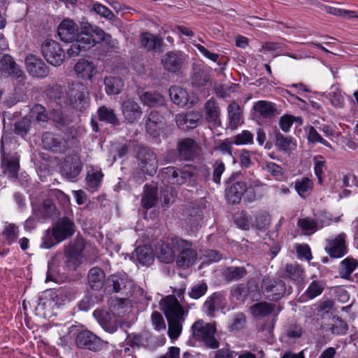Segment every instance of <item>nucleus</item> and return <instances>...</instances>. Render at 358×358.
I'll list each match as a JSON object with an SVG mask.
<instances>
[{
    "instance_id": "1",
    "label": "nucleus",
    "mask_w": 358,
    "mask_h": 358,
    "mask_svg": "<svg viewBox=\"0 0 358 358\" xmlns=\"http://www.w3.org/2000/svg\"><path fill=\"white\" fill-rule=\"evenodd\" d=\"M59 38L66 43H73L66 52L69 57H76L82 51H85L96 45L110 36L101 28L88 22H82L80 27L71 18H64L57 27Z\"/></svg>"
},
{
    "instance_id": "2",
    "label": "nucleus",
    "mask_w": 358,
    "mask_h": 358,
    "mask_svg": "<svg viewBox=\"0 0 358 358\" xmlns=\"http://www.w3.org/2000/svg\"><path fill=\"white\" fill-rule=\"evenodd\" d=\"M18 144L6 135L1 140V166L4 174L16 178L20 169V155L17 152Z\"/></svg>"
},
{
    "instance_id": "3",
    "label": "nucleus",
    "mask_w": 358,
    "mask_h": 358,
    "mask_svg": "<svg viewBox=\"0 0 358 358\" xmlns=\"http://www.w3.org/2000/svg\"><path fill=\"white\" fill-rule=\"evenodd\" d=\"M216 329L215 323L205 322L202 320L196 321L191 327L192 337L211 349L219 347V342L215 337Z\"/></svg>"
},
{
    "instance_id": "4",
    "label": "nucleus",
    "mask_w": 358,
    "mask_h": 358,
    "mask_svg": "<svg viewBox=\"0 0 358 358\" xmlns=\"http://www.w3.org/2000/svg\"><path fill=\"white\" fill-rule=\"evenodd\" d=\"M73 297L74 296L68 289L62 288L57 290H46L39 297L38 308L51 310L55 307H59L66 301L71 300Z\"/></svg>"
},
{
    "instance_id": "5",
    "label": "nucleus",
    "mask_w": 358,
    "mask_h": 358,
    "mask_svg": "<svg viewBox=\"0 0 358 358\" xmlns=\"http://www.w3.org/2000/svg\"><path fill=\"white\" fill-rule=\"evenodd\" d=\"M263 186L259 180L252 182L248 187L245 182L237 181L229 185L226 189V199L229 203L232 204L239 203L244 193L250 200L255 199V189Z\"/></svg>"
},
{
    "instance_id": "6",
    "label": "nucleus",
    "mask_w": 358,
    "mask_h": 358,
    "mask_svg": "<svg viewBox=\"0 0 358 358\" xmlns=\"http://www.w3.org/2000/svg\"><path fill=\"white\" fill-rule=\"evenodd\" d=\"M261 290L264 298L269 301H277L287 292H292V288H286L284 281L280 279L264 278L261 284Z\"/></svg>"
},
{
    "instance_id": "7",
    "label": "nucleus",
    "mask_w": 358,
    "mask_h": 358,
    "mask_svg": "<svg viewBox=\"0 0 358 358\" xmlns=\"http://www.w3.org/2000/svg\"><path fill=\"white\" fill-rule=\"evenodd\" d=\"M178 241H182L178 237L167 238L159 242L155 248V254L157 259L162 263L170 264L176 260V252L180 251V245H178Z\"/></svg>"
},
{
    "instance_id": "8",
    "label": "nucleus",
    "mask_w": 358,
    "mask_h": 358,
    "mask_svg": "<svg viewBox=\"0 0 358 358\" xmlns=\"http://www.w3.org/2000/svg\"><path fill=\"white\" fill-rule=\"evenodd\" d=\"M41 52L43 57L50 64L59 66L65 59V50L57 41L46 39L41 45Z\"/></svg>"
},
{
    "instance_id": "9",
    "label": "nucleus",
    "mask_w": 358,
    "mask_h": 358,
    "mask_svg": "<svg viewBox=\"0 0 358 358\" xmlns=\"http://www.w3.org/2000/svg\"><path fill=\"white\" fill-rule=\"evenodd\" d=\"M69 99L66 104L79 110L84 109L89 103V95L86 87L80 83H73L67 92Z\"/></svg>"
},
{
    "instance_id": "10",
    "label": "nucleus",
    "mask_w": 358,
    "mask_h": 358,
    "mask_svg": "<svg viewBox=\"0 0 358 358\" xmlns=\"http://www.w3.org/2000/svg\"><path fill=\"white\" fill-rule=\"evenodd\" d=\"M192 167L187 166L182 170H176L174 167L164 168L160 172V177L164 182L173 185H182L193 177Z\"/></svg>"
},
{
    "instance_id": "11",
    "label": "nucleus",
    "mask_w": 358,
    "mask_h": 358,
    "mask_svg": "<svg viewBox=\"0 0 358 358\" xmlns=\"http://www.w3.org/2000/svg\"><path fill=\"white\" fill-rule=\"evenodd\" d=\"M159 305L166 319L186 317L188 314V310H184L174 295H169L162 299Z\"/></svg>"
},
{
    "instance_id": "12",
    "label": "nucleus",
    "mask_w": 358,
    "mask_h": 358,
    "mask_svg": "<svg viewBox=\"0 0 358 358\" xmlns=\"http://www.w3.org/2000/svg\"><path fill=\"white\" fill-rule=\"evenodd\" d=\"M178 245H180L178 255L176 258V264L178 267L187 268L193 266L196 260V252L192 248V243L189 241L182 239L178 241Z\"/></svg>"
},
{
    "instance_id": "13",
    "label": "nucleus",
    "mask_w": 358,
    "mask_h": 358,
    "mask_svg": "<svg viewBox=\"0 0 358 358\" xmlns=\"http://www.w3.org/2000/svg\"><path fill=\"white\" fill-rule=\"evenodd\" d=\"M139 166L144 173L153 175L156 173L158 162L155 153L146 148H140L138 155Z\"/></svg>"
},
{
    "instance_id": "14",
    "label": "nucleus",
    "mask_w": 358,
    "mask_h": 358,
    "mask_svg": "<svg viewBox=\"0 0 358 358\" xmlns=\"http://www.w3.org/2000/svg\"><path fill=\"white\" fill-rule=\"evenodd\" d=\"M192 85L198 90L203 92V96L209 95V91L213 85L209 74L201 68L196 66L193 67L191 76Z\"/></svg>"
},
{
    "instance_id": "15",
    "label": "nucleus",
    "mask_w": 358,
    "mask_h": 358,
    "mask_svg": "<svg viewBox=\"0 0 358 358\" xmlns=\"http://www.w3.org/2000/svg\"><path fill=\"white\" fill-rule=\"evenodd\" d=\"M25 66L32 77L43 78L49 74V69L39 57L29 55L25 58Z\"/></svg>"
},
{
    "instance_id": "16",
    "label": "nucleus",
    "mask_w": 358,
    "mask_h": 358,
    "mask_svg": "<svg viewBox=\"0 0 358 358\" xmlns=\"http://www.w3.org/2000/svg\"><path fill=\"white\" fill-rule=\"evenodd\" d=\"M73 70L78 79L83 80H92L98 73V69L95 64L87 59H80L75 64Z\"/></svg>"
},
{
    "instance_id": "17",
    "label": "nucleus",
    "mask_w": 358,
    "mask_h": 358,
    "mask_svg": "<svg viewBox=\"0 0 358 358\" xmlns=\"http://www.w3.org/2000/svg\"><path fill=\"white\" fill-rule=\"evenodd\" d=\"M76 343L80 348L92 351H96L101 348L100 338L88 330H83L77 334Z\"/></svg>"
},
{
    "instance_id": "18",
    "label": "nucleus",
    "mask_w": 358,
    "mask_h": 358,
    "mask_svg": "<svg viewBox=\"0 0 358 358\" xmlns=\"http://www.w3.org/2000/svg\"><path fill=\"white\" fill-rule=\"evenodd\" d=\"M31 116L36 118L38 122H48L52 120L57 126L64 123L62 113L59 110H53L48 115L44 106L41 104H36L30 111Z\"/></svg>"
},
{
    "instance_id": "19",
    "label": "nucleus",
    "mask_w": 358,
    "mask_h": 358,
    "mask_svg": "<svg viewBox=\"0 0 358 358\" xmlns=\"http://www.w3.org/2000/svg\"><path fill=\"white\" fill-rule=\"evenodd\" d=\"M59 242L72 236L75 232V224L68 217L59 219L52 227Z\"/></svg>"
},
{
    "instance_id": "20",
    "label": "nucleus",
    "mask_w": 358,
    "mask_h": 358,
    "mask_svg": "<svg viewBox=\"0 0 358 358\" xmlns=\"http://www.w3.org/2000/svg\"><path fill=\"white\" fill-rule=\"evenodd\" d=\"M345 238L346 235L342 233L328 241L326 250L330 257L341 258L347 253Z\"/></svg>"
},
{
    "instance_id": "21",
    "label": "nucleus",
    "mask_w": 358,
    "mask_h": 358,
    "mask_svg": "<svg viewBox=\"0 0 358 358\" xmlns=\"http://www.w3.org/2000/svg\"><path fill=\"white\" fill-rule=\"evenodd\" d=\"M202 115L199 112L191 111L186 113H179L176 116V122L178 128L182 130L196 128Z\"/></svg>"
},
{
    "instance_id": "22",
    "label": "nucleus",
    "mask_w": 358,
    "mask_h": 358,
    "mask_svg": "<svg viewBox=\"0 0 358 358\" xmlns=\"http://www.w3.org/2000/svg\"><path fill=\"white\" fill-rule=\"evenodd\" d=\"M183 59L184 57L181 53L170 51L162 57L161 62L166 71L176 73L181 69Z\"/></svg>"
},
{
    "instance_id": "23",
    "label": "nucleus",
    "mask_w": 358,
    "mask_h": 358,
    "mask_svg": "<svg viewBox=\"0 0 358 358\" xmlns=\"http://www.w3.org/2000/svg\"><path fill=\"white\" fill-rule=\"evenodd\" d=\"M1 76L22 77L23 72L9 55H4L0 58Z\"/></svg>"
},
{
    "instance_id": "24",
    "label": "nucleus",
    "mask_w": 358,
    "mask_h": 358,
    "mask_svg": "<svg viewBox=\"0 0 358 358\" xmlns=\"http://www.w3.org/2000/svg\"><path fill=\"white\" fill-rule=\"evenodd\" d=\"M65 265L69 270L76 271L82 262V251L78 250L75 243L64 248Z\"/></svg>"
},
{
    "instance_id": "25",
    "label": "nucleus",
    "mask_w": 358,
    "mask_h": 358,
    "mask_svg": "<svg viewBox=\"0 0 358 358\" xmlns=\"http://www.w3.org/2000/svg\"><path fill=\"white\" fill-rule=\"evenodd\" d=\"M121 110L125 120L131 124L137 122L142 115L140 106L130 99L121 103Z\"/></svg>"
},
{
    "instance_id": "26",
    "label": "nucleus",
    "mask_w": 358,
    "mask_h": 358,
    "mask_svg": "<svg viewBox=\"0 0 358 358\" xmlns=\"http://www.w3.org/2000/svg\"><path fill=\"white\" fill-rule=\"evenodd\" d=\"M169 96L172 101L181 107L194 103L193 99L189 96L188 92L178 86H172L169 89Z\"/></svg>"
},
{
    "instance_id": "27",
    "label": "nucleus",
    "mask_w": 358,
    "mask_h": 358,
    "mask_svg": "<svg viewBox=\"0 0 358 358\" xmlns=\"http://www.w3.org/2000/svg\"><path fill=\"white\" fill-rule=\"evenodd\" d=\"M42 142L45 149L53 152L64 151L66 143L60 136H55L50 132H46L43 135Z\"/></svg>"
},
{
    "instance_id": "28",
    "label": "nucleus",
    "mask_w": 358,
    "mask_h": 358,
    "mask_svg": "<svg viewBox=\"0 0 358 358\" xmlns=\"http://www.w3.org/2000/svg\"><path fill=\"white\" fill-rule=\"evenodd\" d=\"M162 117L158 113L152 111L146 120L145 128L147 132L152 137L159 136L160 131L162 128Z\"/></svg>"
},
{
    "instance_id": "29",
    "label": "nucleus",
    "mask_w": 358,
    "mask_h": 358,
    "mask_svg": "<svg viewBox=\"0 0 358 358\" xmlns=\"http://www.w3.org/2000/svg\"><path fill=\"white\" fill-rule=\"evenodd\" d=\"M229 127L234 130L243 123L242 113L239 105L235 101L231 102L227 108Z\"/></svg>"
},
{
    "instance_id": "30",
    "label": "nucleus",
    "mask_w": 358,
    "mask_h": 358,
    "mask_svg": "<svg viewBox=\"0 0 358 358\" xmlns=\"http://www.w3.org/2000/svg\"><path fill=\"white\" fill-rule=\"evenodd\" d=\"M178 148L181 157L190 160L196 154L198 145L193 139L186 138L179 142Z\"/></svg>"
},
{
    "instance_id": "31",
    "label": "nucleus",
    "mask_w": 358,
    "mask_h": 358,
    "mask_svg": "<svg viewBox=\"0 0 358 358\" xmlns=\"http://www.w3.org/2000/svg\"><path fill=\"white\" fill-rule=\"evenodd\" d=\"M282 275L294 282H300L303 280V270L297 264H286L281 270Z\"/></svg>"
},
{
    "instance_id": "32",
    "label": "nucleus",
    "mask_w": 358,
    "mask_h": 358,
    "mask_svg": "<svg viewBox=\"0 0 358 358\" xmlns=\"http://www.w3.org/2000/svg\"><path fill=\"white\" fill-rule=\"evenodd\" d=\"M32 208L34 213L43 218H52L58 215L55 205L49 199L45 200L37 210L33 203Z\"/></svg>"
},
{
    "instance_id": "33",
    "label": "nucleus",
    "mask_w": 358,
    "mask_h": 358,
    "mask_svg": "<svg viewBox=\"0 0 358 358\" xmlns=\"http://www.w3.org/2000/svg\"><path fill=\"white\" fill-rule=\"evenodd\" d=\"M206 118L214 125H220V108L214 99H209L205 104Z\"/></svg>"
},
{
    "instance_id": "34",
    "label": "nucleus",
    "mask_w": 358,
    "mask_h": 358,
    "mask_svg": "<svg viewBox=\"0 0 358 358\" xmlns=\"http://www.w3.org/2000/svg\"><path fill=\"white\" fill-rule=\"evenodd\" d=\"M81 170L82 163L79 159L72 160L71 164H69V161H66V163L62 169L63 175L70 180L76 179L81 172Z\"/></svg>"
},
{
    "instance_id": "35",
    "label": "nucleus",
    "mask_w": 358,
    "mask_h": 358,
    "mask_svg": "<svg viewBox=\"0 0 358 358\" xmlns=\"http://www.w3.org/2000/svg\"><path fill=\"white\" fill-rule=\"evenodd\" d=\"M141 42L142 46L148 50H155L160 48L162 44V38L159 35L145 32L141 35Z\"/></svg>"
},
{
    "instance_id": "36",
    "label": "nucleus",
    "mask_w": 358,
    "mask_h": 358,
    "mask_svg": "<svg viewBox=\"0 0 358 358\" xmlns=\"http://www.w3.org/2000/svg\"><path fill=\"white\" fill-rule=\"evenodd\" d=\"M294 188L301 197L306 198L313 191V182L308 177H303L295 180Z\"/></svg>"
},
{
    "instance_id": "37",
    "label": "nucleus",
    "mask_w": 358,
    "mask_h": 358,
    "mask_svg": "<svg viewBox=\"0 0 358 358\" xmlns=\"http://www.w3.org/2000/svg\"><path fill=\"white\" fill-rule=\"evenodd\" d=\"M275 310V305L267 302L257 303L250 307V313L255 318L268 316Z\"/></svg>"
},
{
    "instance_id": "38",
    "label": "nucleus",
    "mask_w": 358,
    "mask_h": 358,
    "mask_svg": "<svg viewBox=\"0 0 358 358\" xmlns=\"http://www.w3.org/2000/svg\"><path fill=\"white\" fill-rule=\"evenodd\" d=\"M87 277L89 285L93 289H99L103 285L105 273L99 267L91 268L88 273Z\"/></svg>"
},
{
    "instance_id": "39",
    "label": "nucleus",
    "mask_w": 358,
    "mask_h": 358,
    "mask_svg": "<svg viewBox=\"0 0 358 358\" xmlns=\"http://www.w3.org/2000/svg\"><path fill=\"white\" fill-rule=\"evenodd\" d=\"M157 189L155 187L145 185L141 199L142 207L145 209L152 208L157 201Z\"/></svg>"
},
{
    "instance_id": "40",
    "label": "nucleus",
    "mask_w": 358,
    "mask_h": 358,
    "mask_svg": "<svg viewBox=\"0 0 358 358\" xmlns=\"http://www.w3.org/2000/svg\"><path fill=\"white\" fill-rule=\"evenodd\" d=\"M328 99L331 104L338 108H342L345 105V94L338 85H332L328 94Z\"/></svg>"
},
{
    "instance_id": "41",
    "label": "nucleus",
    "mask_w": 358,
    "mask_h": 358,
    "mask_svg": "<svg viewBox=\"0 0 358 358\" xmlns=\"http://www.w3.org/2000/svg\"><path fill=\"white\" fill-rule=\"evenodd\" d=\"M105 90L108 94L115 95L121 92L124 83L122 79L115 77H106L104 80Z\"/></svg>"
},
{
    "instance_id": "42",
    "label": "nucleus",
    "mask_w": 358,
    "mask_h": 358,
    "mask_svg": "<svg viewBox=\"0 0 358 358\" xmlns=\"http://www.w3.org/2000/svg\"><path fill=\"white\" fill-rule=\"evenodd\" d=\"M222 300L223 296L218 293H213L210 295L203 304L206 313L208 316H213L214 313L220 307Z\"/></svg>"
},
{
    "instance_id": "43",
    "label": "nucleus",
    "mask_w": 358,
    "mask_h": 358,
    "mask_svg": "<svg viewBox=\"0 0 358 358\" xmlns=\"http://www.w3.org/2000/svg\"><path fill=\"white\" fill-rule=\"evenodd\" d=\"M169 326V336L172 340H176L181 334L182 330V323L185 317L166 319Z\"/></svg>"
},
{
    "instance_id": "44",
    "label": "nucleus",
    "mask_w": 358,
    "mask_h": 358,
    "mask_svg": "<svg viewBox=\"0 0 358 358\" xmlns=\"http://www.w3.org/2000/svg\"><path fill=\"white\" fill-rule=\"evenodd\" d=\"M140 99L144 105L150 107L161 106L164 103V96L157 92H145Z\"/></svg>"
},
{
    "instance_id": "45",
    "label": "nucleus",
    "mask_w": 358,
    "mask_h": 358,
    "mask_svg": "<svg viewBox=\"0 0 358 358\" xmlns=\"http://www.w3.org/2000/svg\"><path fill=\"white\" fill-rule=\"evenodd\" d=\"M276 146L282 151L290 153L296 148V142L291 137H286L281 134L276 135Z\"/></svg>"
},
{
    "instance_id": "46",
    "label": "nucleus",
    "mask_w": 358,
    "mask_h": 358,
    "mask_svg": "<svg viewBox=\"0 0 358 358\" xmlns=\"http://www.w3.org/2000/svg\"><path fill=\"white\" fill-rule=\"evenodd\" d=\"M136 259L143 266L151 264L154 260V256L150 248L143 246L138 247L135 250Z\"/></svg>"
},
{
    "instance_id": "47",
    "label": "nucleus",
    "mask_w": 358,
    "mask_h": 358,
    "mask_svg": "<svg viewBox=\"0 0 358 358\" xmlns=\"http://www.w3.org/2000/svg\"><path fill=\"white\" fill-rule=\"evenodd\" d=\"M247 274L244 267L230 266L223 272V275L227 281H237L243 278Z\"/></svg>"
},
{
    "instance_id": "48",
    "label": "nucleus",
    "mask_w": 358,
    "mask_h": 358,
    "mask_svg": "<svg viewBox=\"0 0 358 358\" xmlns=\"http://www.w3.org/2000/svg\"><path fill=\"white\" fill-rule=\"evenodd\" d=\"M357 268H358V261L347 257L341 262L340 274L341 277L348 278Z\"/></svg>"
},
{
    "instance_id": "49",
    "label": "nucleus",
    "mask_w": 358,
    "mask_h": 358,
    "mask_svg": "<svg viewBox=\"0 0 358 358\" xmlns=\"http://www.w3.org/2000/svg\"><path fill=\"white\" fill-rule=\"evenodd\" d=\"M324 286L323 281L313 280L306 289L304 296L308 299H313L322 293Z\"/></svg>"
},
{
    "instance_id": "50",
    "label": "nucleus",
    "mask_w": 358,
    "mask_h": 358,
    "mask_svg": "<svg viewBox=\"0 0 358 358\" xmlns=\"http://www.w3.org/2000/svg\"><path fill=\"white\" fill-rule=\"evenodd\" d=\"M103 174L101 170L92 169L91 172H89L86 177V182L89 189L92 192L96 190L100 185Z\"/></svg>"
},
{
    "instance_id": "51",
    "label": "nucleus",
    "mask_w": 358,
    "mask_h": 358,
    "mask_svg": "<svg viewBox=\"0 0 358 358\" xmlns=\"http://www.w3.org/2000/svg\"><path fill=\"white\" fill-rule=\"evenodd\" d=\"M254 110L264 117L271 116L274 112V106L272 103L266 101H258L254 106Z\"/></svg>"
},
{
    "instance_id": "52",
    "label": "nucleus",
    "mask_w": 358,
    "mask_h": 358,
    "mask_svg": "<svg viewBox=\"0 0 358 358\" xmlns=\"http://www.w3.org/2000/svg\"><path fill=\"white\" fill-rule=\"evenodd\" d=\"M2 236L4 241L8 245H11L15 243L18 238V227L13 224L6 225L2 231Z\"/></svg>"
},
{
    "instance_id": "53",
    "label": "nucleus",
    "mask_w": 358,
    "mask_h": 358,
    "mask_svg": "<svg viewBox=\"0 0 358 358\" xmlns=\"http://www.w3.org/2000/svg\"><path fill=\"white\" fill-rule=\"evenodd\" d=\"M314 173L318 179L319 183L322 182V176L327 169L326 160L322 155H316L313 159Z\"/></svg>"
},
{
    "instance_id": "54",
    "label": "nucleus",
    "mask_w": 358,
    "mask_h": 358,
    "mask_svg": "<svg viewBox=\"0 0 358 358\" xmlns=\"http://www.w3.org/2000/svg\"><path fill=\"white\" fill-rule=\"evenodd\" d=\"M270 222L269 214L267 212L263 211L255 215V220L252 222V227L259 230H264L269 226Z\"/></svg>"
},
{
    "instance_id": "55",
    "label": "nucleus",
    "mask_w": 358,
    "mask_h": 358,
    "mask_svg": "<svg viewBox=\"0 0 358 358\" xmlns=\"http://www.w3.org/2000/svg\"><path fill=\"white\" fill-rule=\"evenodd\" d=\"M298 226L305 234H312L317 230V222L309 217L300 219Z\"/></svg>"
},
{
    "instance_id": "56",
    "label": "nucleus",
    "mask_w": 358,
    "mask_h": 358,
    "mask_svg": "<svg viewBox=\"0 0 358 358\" xmlns=\"http://www.w3.org/2000/svg\"><path fill=\"white\" fill-rule=\"evenodd\" d=\"M98 115L101 121H105L112 124L117 123V118L111 108L101 106L98 109Z\"/></svg>"
},
{
    "instance_id": "57",
    "label": "nucleus",
    "mask_w": 358,
    "mask_h": 358,
    "mask_svg": "<svg viewBox=\"0 0 358 358\" xmlns=\"http://www.w3.org/2000/svg\"><path fill=\"white\" fill-rule=\"evenodd\" d=\"M54 231L51 229H47L43 237L41 247L45 249H50L54 245L59 243Z\"/></svg>"
},
{
    "instance_id": "58",
    "label": "nucleus",
    "mask_w": 358,
    "mask_h": 358,
    "mask_svg": "<svg viewBox=\"0 0 358 358\" xmlns=\"http://www.w3.org/2000/svg\"><path fill=\"white\" fill-rule=\"evenodd\" d=\"M348 329V326L342 319L338 317H334L332 320L331 331L334 334H345Z\"/></svg>"
},
{
    "instance_id": "59",
    "label": "nucleus",
    "mask_w": 358,
    "mask_h": 358,
    "mask_svg": "<svg viewBox=\"0 0 358 358\" xmlns=\"http://www.w3.org/2000/svg\"><path fill=\"white\" fill-rule=\"evenodd\" d=\"M253 138V134L250 131L243 130L241 133L234 136L233 143L236 145L252 144Z\"/></svg>"
},
{
    "instance_id": "60",
    "label": "nucleus",
    "mask_w": 358,
    "mask_h": 358,
    "mask_svg": "<svg viewBox=\"0 0 358 358\" xmlns=\"http://www.w3.org/2000/svg\"><path fill=\"white\" fill-rule=\"evenodd\" d=\"M307 132V138L308 141L312 143H320L322 145L327 147H331L329 143L322 138L320 134L317 131V130L313 127L310 126L306 129Z\"/></svg>"
},
{
    "instance_id": "61",
    "label": "nucleus",
    "mask_w": 358,
    "mask_h": 358,
    "mask_svg": "<svg viewBox=\"0 0 358 358\" xmlns=\"http://www.w3.org/2000/svg\"><path fill=\"white\" fill-rule=\"evenodd\" d=\"M327 13L336 16L343 17L347 19L358 17L355 11L341 9L336 7L329 6L327 8Z\"/></svg>"
},
{
    "instance_id": "62",
    "label": "nucleus",
    "mask_w": 358,
    "mask_h": 358,
    "mask_svg": "<svg viewBox=\"0 0 358 358\" xmlns=\"http://www.w3.org/2000/svg\"><path fill=\"white\" fill-rule=\"evenodd\" d=\"M31 127V121L24 117L15 124V133L21 136H25Z\"/></svg>"
},
{
    "instance_id": "63",
    "label": "nucleus",
    "mask_w": 358,
    "mask_h": 358,
    "mask_svg": "<svg viewBox=\"0 0 358 358\" xmlns=\"http://www.w3.org/2000/svg\"><path fill=\"white\" fill-rule=\"evenodd\" d=\"M262 169L276 178H280L283 176L282 168L273 162H266L262 165Z\"/></svg>"
},
{
    "instance_id": "64",
    "label": "nucleus",
    "mask_w": 358,
    "mask_h": 358,
    "mask_svg": "<svg viewBox=\"0 0 358 358\" xmlns=\"http://www.w3.org/2000/svg\"><path fill=\"white\" fill-rule=\"evenodd\" d=\"M92 9L96 13L106 19L112 20L114 17V14L113 12L106 6L101 4L99 2L93 3Z\"/></svg>"
}]
</instances>
